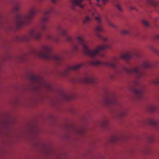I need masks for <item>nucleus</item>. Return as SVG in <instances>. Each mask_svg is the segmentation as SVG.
<instances>
[{
  "label": "nucleus",
  "mask_w": 159,
  "mask_h": 159,
  "mask_svg": "<svg viewBox=\"0 0 159 159\" xmlns=\"http://www.w3.org/2000/svg\"><path fill=\"white\" fill-rule=\"evenodd\" d=\"M118 58L114 57L110 62H105L98 60L91 61L89 62V64L93 66H105L110 67L116 69L118 73H122L125 72L128 74H134L137 80L133 81L129 86L130 89L134 93L137 98L141 99L144 96V89L141 85L138 80L142 78L144 75V73L140 70L141 68H148L152 66L151 63L144 61L141 67H138L132 69L128 68L126 67L121 66L120 68L117 67L116 63Z\"/></svg>",
  "instance_id": "1"
},
{
  "label": "nucleus",
  "mask_w": 159,
  "mask_h": 159,
  "mask_svg": "<svg viewBox=\"0 0 159 159\" xmlns=\"http://www.w3.org/2000/svg\"><path fill=\"white\" fill-rule=\"evenodd\" d=\"M57 32L59 35H62L65 36L66 40L67 41L73 42L76 40L78 44L73 45V51L83 50L86 54L92 58H93L98 55L100 51L105 50L111 47V45L109 43L101 46L95 49L91 50L89 49L86 42L83 38L80 37H78L76 39L72 38L68 35L67 31L61 25L57 26Z\"/></svg>",
  "instance_id": "2"
},
{
  "label": "nucleus",
  "mask_w": 159,
  "mask_h": 159,
  "mask_svg": "<svg viewBox=\"0 0 159 159\" xmlns=\"http://www.w3.org/2000/svg\"><path fill=\"white\" fill-rule=\"evenodd\" d=\"M53 11L52 8L44 12L43 16L42 18L41 21L38 28L33 29L31 30L29 33L26 36L21 37V40L24 41H28L31 39L34 38L39 40L41 36V32L45 31L46 29V23L48 19V15Z\"/></svg>",
  "instance_id": "3"
},
{
  "label": "nucleus",
  "mask_w": 159,
  "mask_h": 159,
  "mask_svg": "<svg viewBox=\"0 0 159 159\" xmlns=\"http://www.w3.org/2000/svg\"><path fill=\"white\" fill-rule=\"evenodd\" d=\"M36 12L35 6H31L29 9L26 15L18 14L15 18L17 28L19 29L27 24H29Z\"/></svg>",
  "instance_id": "4"
},
{
  "label": "nucleus",
  "mask_w": 159,
  "mask_h": 159,
  "mask_svg": "<svg viewBox=\"0 0 159 159\" xmlns=\"http://www.w3.org/2000/svg\"><path fill=\"white\" fill-rule=\"evenodd\" d=\"M51 50V48L49 46H43L41 50L38 53L37 55L42 58L53 60L58 65H60L63 60L62 57L52 53Z\"/></svg>",
  "instance_id": "5"
},
{
  "label": "nucleus",
  "mask_w": 159,
  "mask_h": 159,
  "mask_svg": "<svg viewBox=\"0 0 159 159\" xmlns=\"http://www.w3.org/2000/svg\"><path fill=\"white\" fill-rule=\"evenodd\" d=\"M105 102L108 105H114L119 106L120 107L119 111V116H123L126 115L127 113L126 111L122 107L120 103L118 101L115 96H114L112 98L107 99L105 101Z\"/></svg>",
  "instance_id": "6"
},
{
  "label": "nucleus",
  "mask_w": 159,
  "mask_h": 159,
  "mask_svg": "<svg viewBox=\"0 0 159 159\" xmlns=\"http://www.w3.org/2000/svg\"><path fill=\"white\" fill-rule=\"evenodd\" d=\"M95 19L99 24V25L96 27L95 29L96 35L98 37L103 40L104 41H107V38L103 37L99 33L100 32L102 31H103L101 25H100V23H101V20L100 17L99 16H96L95 18Z\"/></svg>",
  "instance_id": "7"
},
{
  "label": "nucleus",
  "mask_w": 159,
  "mask_h": 159,
  "mask_svg": "<svg viewBox=\"0 0 159 159\" xmlns=\"http://www.w3.org/2000/svg\"><path fill=\"white\" fill-rule=\"evenodd\" d=\"M78 80L81 82L86 83H95L96 82V80L88 74H86L85 77L82 79Z\"/></svg>",
  "instance_id": "8"
},
{
  "label": "nucleus",
  "mask_w": 159,
  "mask_h": 159,
  "mask_svg": "<svg viewBox=\"0 0 159 159\" xmlns=\"http://www.w3.org/2000/svg\"><path fill=\"white\" fill-rule=\"evenodd\" d=\"M84 64L83 63L79 64L75 66H71L68 67L67 70L64 73V75L66 76L68 75L69 71H70L76 70H79L81 67L83 66Z\"/></svg>",
  "instance_id": "9"
},
{
  "label": "nucleus",
  "mask_w": 159,
  "mask_h": 159,
  "mask_svg": "<svg viewBox=\"0 0 159 159\" xmlns=\"http://www.w3.org/2000/svg\"><path fill=\"white\" fill-rule=\"evenodd\" d=\"M132 55L130 53H127L121 54L120 58H122L125 61H127L131 58Z\"/></svg>",
  "instance_id": "10"
},
{
  "label": "nucleus",
  "mask_w": 159,
  "mask_h": 159,
  "mask_svg": "<svg viewBox=\"0 0 159 159\" xmlns=\"http://www.w3.org/2000/svg\"><path fill=\"white\" fill-rule=\"evenodd\" d=\"M47 38L48 39H52L57 42H58L59 39L58 37H55L51 35H48Z\"/></svg>",
  "instance_id": "11"
},
{
  "label": "nucleus",
  "mask_w": 159,
  "mask_h": 159,
  "mask_svg": "<svg viewBox=\"0 0 159 159\" xmlns=\"http://www.w3.org/2000/svg\"><path fill=\"white\" fill-rule=\"evenodd\" d=\"M148 110L151 112H156L157 110V107L154 106H150L148 107Z\"/></svg>",
  "instance_id": "12"
},
{
  "label": "nucleus",
  "mask_w": 159,
  "mask_h": 159,
  "mask_svg": "<svg viewBox=\"0 0 159 159\" xmlns=\"http://www.w3.org/2000/svg\"><path fill=\"white\" fill-rule=\"evenodd\" d=\"M149 123L151 125L156 126L158 125V123L154 120L150 119L149 121Z\"/></svg>",
  "instance_id": "13"
},
{
  "label": "nucleus",
  "mask_w": 159,
  "mask_h": 159,
  "mask_svg": "<svg viewBox=\"0 0 159 159\" xmlns=\"http://www.w3.org/2000/svg\"><path fill=\"white\" fill-rule=\"evenodd\" d=\"M20 7V3L18 2H17L14 6V11L16 12L18 11L19 10Z\"/></svg>",
  "instance_id": "14"
},
{
  "label": "nucleus",
  "mask_w": 159,
  "mask_h": 159,
  "mask_svg": "<svg viewBox=\"0 0 159 159\" xmlns=\"http://www.w3.org/2000/svg\"><path fill=\"white\" fill-rule=\"evenodd\" d=\"M148 2L154 7H156L157 6V3L154 0H148Z\"/></svg>",
  "instance_id": "15"
},
{
  "label": "nucleus",
  "mask_w": 159,
  "mask_h": 159,
  "mask_svg": "<svg viewBox=\"0 0 159 159\" xmlns=\"http://www.w3.org/2000/svg\"><path fill=\"white\" fill-rule=\"evenodd\" d=\"M91 18L90 17H89L88 16H87L86 17V18H85V20H84V23H85L90 21V20H91Z\"/></svg>",
  "instance_id": "16"
},
{
  "label": "nucleus",
  "mask_w": 159,
  "mask_h": 159,
  "mask_svg": "<svg viewBox=\"0 0 159 159\" xmlns=\"http://www.w3.org/2000/svg\"><path fill=\"white\" fill-rule=\"evenodd\" d=\"M152 83L155 84H159V78L152 80Z\"/></svg>",
  "instance_id": "17"
},
{
  "label": "nucleus",
  "mask_w": 159,
  "mask_h": 159,
  "mask_svg": "<svg viewBox=\"0 0 159 159\" xmlns=\"http://www.w3.org/2000/svg\"><path fill=\"white\" fill-rule=\"evenodd\" d=\"M121 33L123 34H128L129 33V31L127 30H124L121 31Z\"/></svg>",
  "instance_id": "18"
},
{
  "label": "nucleus",
  "mask_w": 159,
  "mask_h": 159,
  "mask_svg": "<svg viewBox=\"0 0 159 159\" xmlns=\"http://www.w3.org/2000/svg\"><path fill=\"white\" fill-rule=\"evenodd\" d=\"M108 25L111 27H112L114 28H117V26H116L115 25L113 24L112 23H111V22H110L109 21H108Z\"/></svg>",
  "instance_id": "19"
},
{
  "label": "nucleus",
  "mask_w": 159,
  "mask_h": 159,
  "mask_svg": "<svg viewBox=\"0 0 159 159\" xmlns=\"http://www.w3.org/2000/svg\"><path fill=\"white\" fill-rule=\"evenodd\" d=\"M143 24L146 26H147V27L149 26V24L147 21L145 20H143Z\"/></svg>",
  "instance_id": "20"
},
{
  "label": "nucleus",
  "mask_w": 159,
  "mask_h": 159,
  "mask_svg": "<svg viewBox=\"0 0 159 159\" xmlns=\"http://www.w3.org/2000/svg\"><path fill=\"white\" fill-rule=\"evenodd\" d=\"M102 125L104 127H107V122L106 121H104L103 122Z\"/></svg>",
  "instance_id": "21"
},
{
  "label": "nucleus",
  "mask_w": 159,
  "mask_h": 159,
  "mask_svg": "<svg viewBox=\"0 0 159 159\" xmlns=\"http://www.w3.org/2000/svg\"><path fill=\"white\" fill-rule=\"evenodd\" d=\"M116 7L120 11H122V8H121V7L118 4H117L116 5Z\"/></svg>",
  "instance_id": "22"
},
{
  "label": "nucleus",
  "mask_w": 159,
  "mask_h": 159,
  "mask_svg": "<svg viewBox=\"0 0 159 159\" xmlns=\"http://www.w3.org/2000/svg\"><path fill=\"white\" fill-rule=\"evenodd\" d=\"M118 139V138L116 136H115L113 138V139H112V141H114V142L116 141H117Z\"/></svg>",
  "instance_id": "23"
},
{
  "label": "nucleus",
  "mask_w": 159,
  "mask_h": 159,
  "mask_svg": "<svg viewBox=\"0 0 159 159\" xmlns=\"http://www.w3.org/2000/svg\"><path fill=\"white\" fill-rule=\"evenodd\" d=\"M38 79V77L36 76H33L32 77V80L34 81H35L37 80Z\"/></svg>",
  "instance_id": "24"
},
{
  "label": "nucleus",
  "mask_w": 159,
  "mask_h": 159,
  "mask_svg": "<svg viewBox=\"0 0 159 159\" xmlns=\"http://www.w3.org/2000/svg\"><path fill=\"white\" fill-rule=\"evenodd\" d=\"M135 55L137 57H139L140 56V54L139 53H137L135 54Z\"/></svg>",
  "instance_id": "25"
},
{
  "label": "nucleus",
  "mask_w": 159,
  "mask_h": 159,
  "mask_svg": "<svg viewBox=\"0 0 159 159\" xmlns=\"http://www.w3.org/2000/svg\"><path fill=\"white\" fill-rule=\"evenodd\" d=\"M130 9L132 10H135V7H130Z\"/></svg>",
  "instance_id": "26"
},
{
  "label": "nucleus",
  "mask_w": 159,
  "mask_h": 159,
  "mask_svg": "<svg viewBox=\"0 0 159 159\" xmlns=\"http://www.w3.org/2000/svg\"><path fill=\"white\" fill-rule=\"evenodd\" d=\"M156 38H157V39H159V35H157L156 36Z\"/></svg>",
  "instance_id": "27"
},
{
  "label": "nucleus",
  "mask_w": 159,
  "mask_h": 159,
  "mask_svg": "<svg viewBox=\"0 0 159 159\" xmlns=\"http://www.w3.org/2000/svg\"><path fill=\"white\" fill-rule=\"evenodd\" d=\"M107 0H102L103 2L105 3Z\"/></svg>",
  "instance_id": "28"
},
{
  "label": "nucleus",
  "mask_w": 159,
  "mask_h": 159,
  "mask_svg": "<svg viewBox=\"0 0 159 159\" xmlns=\"http://www.w3.org/2000/svg\"><path fill=\"white\" fill-rule=\"evenodd\" d=\"M97 1L98 2H99V0H97Z\"/></svg>",
  "instance_id": "29"
}]
</instances>
